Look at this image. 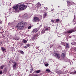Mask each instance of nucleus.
<instances>
[{
	"label": "nucleus",
	"mask_w": 76,
	"mask_h": 76,
	"mask_svg": "<svg viewBox=\"0 0 76 76\" xmlns=\"http://www.w3.org/2000/svg\"><path fill=\"white\" fill-rule=\"evenodd\" d=\"M66 46L65 49H67V48H69V44H68V43H66Z\"/></svg>",
	"instance_id": "11"
},
{
	"label": "nucleus",
	"mask_w": 76,
	"mask_h": 76,
	"mask_svg": "<svg viewBox=\"0 0 76 76\" xmlns=\"http://www.w3.org/2000/svg\"><path fill=\"white\" fill-rule=\"evenodd\" d=\"M19 59V58H17V59H16V61H18V60Z\"/></svg>",
	"instance_id": "34"
},
{
	"label": "nucleus",
	"mask_w": 76,
	"mask_h": 76,
	"mask_svg": "<svg viewBox=\"0 0 76 76\" xmlns=\"http://www.w3.org/2000/svg\"><path fill=\"white\" fill-rule=\"evenodd\" d=\"M76 31V28H74L73 29H71L70 30H69L67 31L68 33L71 34L73 32H75Z\"/></svg>",
	"instance_id": "3"
},
{
	"label": "nucleus",
	"mask_w": 76,
	"mask_h": 76,
	"mask_svg": "<svg viewBox=\"0 0 76 76\" xmlns=\"http://www.w3.org/2000/svg\"><path fill=\"white\" fill-rule=\"evenodd\" d=\"M74 73H76V71H75V72H74Z\"/></svg>",
	"instance_id": "41"
},
{
	"label": "nucleus",
	"mask_w": 76,
	"mask_h": 76,
	"mask_svg": "<svg viewBox=\"0 0 76 76\" xmlns=\"http://www.w3.org/2000/svg\"><path fill=\"white\" fill-rule=\"evenodd\" d=\"M2 71H0V74H2Z\"/></svg>",
	"instance_id": "35"
},
{
	"label": "nucleus",
	"mask_w": 76,
	"mask_h": 76,
	"mask_svg": "<svg viewBox=\"0 0 76 76\" xmlns=\"http://www.w3.org/2000/svg\"><path fill=\"white\" fill-rule=\"evenodd\" d=\"M67 5L71 6V5L73 4L74 3L73 2H70L69 1H67Z\"/></svg>",
	"instance_id": "8"
},
{
	"label": "nucleus",
	"mask_w": 76,
	"mask_h": 76,
	"mask_svg": "<svg viewBox=\"0 0 76 76\" xmlns=\"http://www.w3.org/2000/svg\"><path fill=\"white\" fill-rule=\"evenodd\" d=\"M27 48V47L26 46H24V48L25 49Z\"/></svg>",
	"instance_id": "36"
},
{
	"label": "nucleus",
	"mask_w": 76,
	"mask_h": 76,
	"mask_svg": "<svg viewBox=\"0 0 76 76\" xmlns=\"http://www.w3.org/2000/svg\"><path fill=\"white\" fill-rule=\"evenodd\" d=\"M32 71H30V73H32Z\"/></svg>",
	"instance_id": "38"
},
{
	"label": "nucleus",
	"mask_w": 76,
	"mask_h": 76,
	"mask_svg": "<svg viewBox=\"0 0 76 76\" xmlns=\"http://www.w3.org/2000/svg\"><path fill=\"white\" fill-rule=\"evenodd\" d=\"M0 24H2V22L1 20H0Z\"/></svg>",
	"instance_id": "33"
},
{
	"label": "nucleus",
	"mask_w": 76,
	"mask_h": 76,
	"mask_svg": "<svg viewBox=\"0 0 76 76\" xmlns=\"http://www.w3.org/2000/svg\"><path fill=\"white\" fill-rule=\"evenodd\" d=\"M75 50H76V48H75Z\"/></svg>",
	"instance_id": "44"
},
{
	"label": "nucleus",
	"mask_w": 76,
	"mask_h": 76,
	"mask_svg": "<svg viewBox=\"0 0 76 76\" xmlns=\"http://www.w3.org/2000/svg\"><path fill=\"white\" fill-rule=\"evenodd\" d=\"M72 44H73V43H72Z\"/></svg>",
	"instance_id": "47"
},
{
	"label": "nucleus",
	"mask_w": 76,
	"mask_h": 76,
	"mask_svg": "<svg viewBox=\"0 0 76 76\" xmlns=\"http://www.w3.org/2000/svg\"><path fill=\"white\" fill-rule=\"evenodd\" d=\"M40 72V70H37L36 71V73L37 74L39 73Z\"/></svg>",
	"instance_id": "19"
},
{
	"label": "nucleus",
	"mask_w": 76,
	"mask_h": 76,
	"mask_svg": "<svg viewBox=\"0 0 76 76\" xmlns=\"http://www.w3.org/2000/svg\"><path fill=\"white\" fill-rule=\"evenodd\" d=\"M58 7L59 8V7H60V6H58Z\"/></svg>",
	"instance_id": "43"
},
{
	"label": "nucleus",
	"mask_w": 76,
	"mask_h": 76,
	"mask_svg": "<svg viewBox=\"0 0 76 76\" xmlns=\"http://www.w3.org/2000/svg\"><path fill=\"white\" fill-rule=\"evenodd\" d=\"M61 56L63 58H65V55L64 53H62Z\"/></svg>",
	"instance_id": "12"
},
{
	"label": "nucleus",
	"mask_w": 76,
	"mask_h": 76,
	"mask_svg": "<svg viewBox=\"0 0 76 76\" xmlns=\"http://www.w3.org/2000/svg\"><path fill=\"white\" fill-rule=\"evenodd\" d=\"M13 68H16V61L13 62Z\"/></svg>",
	"instance_id": "10"
},
{
	"label": "nucleus",
	"mask_w": 76,
	"mask_h": 76,
	"mask_svg": "<svg viewBox=\"0 0 76 76\" xmlns=\"http://www.w3.org/2000/svg\"><path fill=\"white\" fill-rule=\"evenodd\" d=\"M52 10V11H53V10Z\"/></svg>",
	"instance_id": "48"
},
{
	"label": "nucleus",
	"mask_w": 76,
	"mask_h": 76,
	"mask_svg": "<svg viewBox=\"0 0 76 76\" xmlns=\"http://www.w3.org/2000/svg\"><path fill=\"white\" fill-rule=\"evenodd\" d=\"M44 28H45V30L46 31H47L48 30V27H45Z\"/></svg>",
	"instance_id": "20"
},
{
	"label": "nucleus",
	"mask_w": 76,
	"mask_h": 76,
	"mask_svg": "<svg viewBox=\"0 0 76 76\" xmlns=\"http://www.w3.org/2000/svg\"><path fill=\"white\" fill-rule=\"evenodd\" d=\"M39 33H37V34H36L35 36H34L35 37H37L39 35V34H38Z\"/></svg>",
	"instance_id": "18"
},
{
	"label": "nucleus",
	"mask_w": 76,
	"mask_h": 76,
	"mask_svg": "<svg viewBox=\"0 0 76 76\" xmlns=\"http://www.w3.org/2000/svg\"><path fill=\"white\" fill-rule=\"evenodd\" d=\"M51 21L52 23H54V20H53V19L51 20Z\"/></svg>",
	"instance_id": "29"
},
{
	"label": "nucleus",
	"mask_w": 76,
	"mask_h": 76,
	"mask_svg": "<svg viewBox=\"0 0 76 76\" xmlns=\"http://www.w3.org/2000/svg\"><path fill=\"white\" fill-rule=\"evenodd\" d=\"M48 72L50 73H51L52 72H51V71L50 70V69H48Z\"/></svg>",
	"instance_id": "22"
},
{
	"label": "nucleus",
	"mask_w": 76,
	"mask_h": 76,
	"mask_svg": "<svg viewBox=\"0 0 76 76\" xmlns=\"http://www.w3.org/2000/svg\"><path fill=\"white\" fill-rule=\"evenodd\" d=\"M18 5H16L15 6H14L13 7V8L14 10H15V11L16 12H18Z\"/></svg>",
	"instance_id": "6"
},
{
	"label": "nucleus",
	"mask_w": 76,
	"mask_h": 76,
	"mask_svg": "<svg viewBox=\"0 0 76 76\" xmlns=\"http://www.w3.org/2000/svg\"><path fill=\"white\" fill-rule=\"evenodd\" d=\"M39 30V28H35L33 30V32L36 33L37 31H38Z\"/></svg>",
	"instance_id": "9"
},
{
	"label": "nucleus",
	"mask_w": 76,
	"mask_h": 76,
	"mask_svg": "<svg viewBox=\"0 0 76 76\" xmlns=\"http://www.w3.org/2000/svg\"><path fill=\"white\" fill-rule=\"evenodd\" d=\"M33 21L34 22H37L39 21L40 19L38 17H34L33 19Z\"/></svg>",
	"instance_id": "4"
},
{
	"label": "nucleus",
	"mask_w": 76,
	"mask_h": 76,
	"mask_svg": "<svg viewBox=\"0 0 76 76\" xmlns=\"http://www.w3.org/2000/svg\"><path fill=\"white\" fill-rule=\"evenodd\" d=\"M71 36H69V38H71Z\"/></svg>",
	"instance_id": "40"
},
{
	"label": "nucleus",
	"mask_w": 76,
	"mask_h": 76,
	"mask_svg": "<svg viewBox=\"0 0 76 76\" xmlns=\"http://www.w3.org/2000/svg\"><path fill=\"white\" fill-rule=\"evenodd\" d=\"M7 69L6 68L4 69V71L5 73H7Z\"/></svg>",
	"instance_id": "16"
},
{
	"label": "nucleus",
	"mask_w": 76,
	"mask_h": 76,
	"mask_svg": "<svg viewBox=\"0 0 76 76\" xmlns=\"http://www.w3.org/2000/svg\"><path fill=\"white\" fill-rule=\"evenodd\" d=\"M54 42H55V41H54Z\"/></svg>",
	"instance_id": "49"
},
{
	"label": "nucleus",
	"mask_w": 76,
	"mask_h": 76,
	"mask_svg": "<svg viewBox=\"0 0 76 76\" xmlns=\"http://www.w3.org/2000/svg\"><path fill=\"white\" fill-rule=\"evenodd\" d=\"M46 72H48V69H47L46 70Z\"/></svg>",
	"instance_id": "39"
},
{
	"label": "nucleus",
	"mask_w": 76,
	"mask_h": 76,
	"mask_svg": "<svg viewBox=\"0 0 76 76\" xmlns=\"http://www.w3.org/2000/svg\"><path fill=\"white\" fill-rule=\"evenodd\" d=\"M31 69L30 70H31V71H33V68L32 66H31Z\"/></svg>",
	"instance_id": "30"
},
{
	"label": "nucleus",
	"mask_w": 76,
	"mask_h": 76,
	"mask_svg": "<svg viewBox=\"0 0 76 76\" xmlns=\"http://www.w3.org/2000/svg\"><path fill=\"white\" fill-rule=\"evenodd\" d=\"M54 56L56 58H57L58 59H59L61 56L60 54L58 53H54Z\"/></svg>",
	"instance_id": "5"
},
{
	"label": "nucleus",
	"mask_w": 76,
	"mask_h": 76,
	"mask_svg": "<svg viewBox=\"0 0 76 76\" xmlns=\"http://www.w3.org/2000/svg\"><path fill=\"white\" fill-rule=\"evenodd\" d=\"M20 52V53L21 54H22V55H24V52H23V51L22 50H20L19 51Z\"/></svg>",
	"instance_id": "14"
},
{
	"label": "nucleus",
	"mask_w": 76,
	"mask_h": 76,
	"mask_svg": "<svg viewBox=\"0 0 76 76\" xmlns=\"http://www.w3.org/2000/svg\"><path fill=\"white\" fill-rule=\"evenodd\" d=\"M31 26H28V29H30L31 28Z\"/></svg>",
	"instance_id": "27"
},
{
	"label": "nucleus",
	"mask_w": 76,
	"mask_h": 76,
	"mask_svg": "<svg viewBox=\"0 0 76 76\" xmlns=\"http://www.w3.org/2000/svg\"><path fill=\"white\" fill-rule=\"evenodd\" d=\"M1 50L3 51H4L5 50V48L4 47H1Z\"/></svg>",
	"instance_id": "15"
},
{
	"label": "nucleus",
	"mask_w": 76,
	"mask_h": 76,
	"mask_svg": "<svg viewBox=\"0 0 76 76\" xmlns=\"http://www.w3.org/2000/svg\"><path fill=\"white\" fill-rule=\"evenodd\" d=\"M56 22H58V21H59V19H56Z\"/></svg>",
	"instance_id": "25"
},
{
	"label": "nucleus",
	"mask_w": 76,
	"mask_h": 76,
	"mask_svg": "<svg viewBox=\"0 0 76 76\" xmlns=\"http://www.w3.org/2000/svg\"><path fill=\"white\" fill-rule=\"evenodd\" d=\"M5 66L4 65H3L0 66V69H2L4 68V67Z\"/></svg>",
	"instance_id": "17"
},
{
	"label": "nucleus",
	"mask_w": 76,
	"mask_h": 76,
	"mask_svg": "<svg viewBox=\"0 0 76 76\" xmlns=\"http://www.w3.org/2000/svg\"><path fill=\"white\" fill-rule=\"evenodd\" d=\"M27 8V6L25 4H20L18 7V9L20 10H23Z\"/></svg>",
	"instance_id": "2"
},
{
	"label": "nucleus",
	"mask_w": 76,
	"mask_h": 76,
	"mask_svg": "<svg viewBox=\"0 0 76 76\" xmlns=\"http://www.w3.org/2000/svg\"><path fill=\"white\" fill-rule=\"evenodd\" d=\"M41 6V4H40L39 2H38V3H37V8H39Z\"/></svg>",
	"instance_id": "13"
},
{
	"label": "nucleus",
	"mask_w": 76,
	"mask_h": 76,
	"mask_svg": "<svg viewBox=\"0 0 76 76\" xmlns=\"http://www.w3.org/2000/svg\"><path fill=\"white\" fill-rule=\"evenodd\" d=\"M48 66H49V64H48Z\"/></svg>",
	"instance_id": "46"
},
{
	"label": "nucleus",
	"mask_w": 76,
	"mask_h": 76,
	"mask_svg": "<svg viewBox=\"0 0 76 76\" xmlns=\"http://www.w3.org/2000/svg\"><path fill=\"white\" fill-rule=\"evenodd\" d=\"M42 33H43V32L42 31Z\"/></svg>",
	"instance_id": "45"
},
{
	"label": "nucleus",
	"mask_w": 76,
	"mask_h": 76,
	"mask_svg": "<svg viewBox=\"0 0 76 76\" xmlns=\"http://www.w3.org/2000/svg\"><path fill=\"white\" fill-rule=\"evenodd\" d=\"M27 41L26 40H23V43H27Z\"/></svg>",
	"instance_id": "21"
},
{
	"label": "nucleus",
	"mask_w": 76,
	"mask_h": 76,
	"mask_svg": "<svg viewBox=\"0 0 76 76\" xmlns=\"http://www.w3.org/2000/svg\"><path fill=\"white\" fill-rule=\"evenodd\" d=\"M23 24H24V26H25V25L27 26V23L26 22H25L24 23H23Z\"/></svg>",
	"instance_id": "23"
},
{
	"label": "nucleus",
	"mask_w": 76,
	"mask_h": 76,
	"mask_svg": "<svg viewBox=\"0 0 76 76\" xmlns=\"http://www.w3.org/2000/svg\"><path fill=\"white\" fill-rule=\"evenodd\" d=\"M24 18L26 19H27L28 18V16L27 14H25L24 15Z\"/></svg>",
	"instance_id": "7"
},
{
	"label": "nucleus",
	"mask_w": 76,
	"mask_h": 76,
	"mask_svg": "<svg viewBox=\"0 0 76 76\" xmlns=\"http://www.w3.org/2000/svg\"><path fill=\"white\" fill-rule=\"evenodd\" d=\"M34 76H38L36 75H35Z\"/></svg>",
	"instance_id": "42"
},
{
	"label": "nucleus",
	"mask_w": 76,
	"mask_h": 76,
	"mask_svg": "<svg viewBox=\"0 0 76 76\" xmlns=\"http://www.w3.org/2000/svg\"><path fill=\"white\" fill-rule=\"evenodd\" d=\"M24 27L23 21H21L18 24L17 27L18 28L19 30L22 29L24 28Z\"/></svg>",
	"instance_id": "1"
},
{
	"label": "nucleus",
	"mask_w": 76,
	"mask_h": 76,
	"mask_svg": "<svg viewBox=\"0 0 76 76\" xmlns=\"http://www.w3.org/2000/svg\"><path fill=\"white\" fill-rule=\"evenodd\" d=\"M20 45H21V46L23 45V43H21V44Z\"/></svg>",
	"instance_id": "37"
},
{
	"label": "nucleus",
	"mask_w": 76,
	"mask_h": 76,
	"mask_svg": "<svg viewBox=\"0 0 76 76\" xmlns=\"http://www.w3.org/2000/svg\"><path fill=\"white\" fill-rule=\"evenodd\" d=\"M26 46L27 47H29L30 46V45H29V44H27L26 45Z\"/></svg>",
	"instance_id": "32"
},
{
	"label": "nucleus",
	"mask_w": 76,
	"mask_h": 76,
	"mask_svg": "<svg viewBox=\"0 0 76 76\" xmlns=\"http://www.w3.org/2000/svg\"><path fill=\"white\" fill-rule=\"evenodd\" d=\"M47 13H45L44 14V16L45 17L46 16H47Z\"/></svg>",
	"instance_id": "31"
},
{
	"label": "nucleus",
	"mask_w": 76,
	"mask_h": 76,
	"mask_svg": "<svg viewBox=\"0 0 76 76\" xmlns=\"http://www.w3.org/2000/svg\"><path fill=\"white\" fill-rule=\"evenodd\" d=\"M69 11H72L73 10V9L72 8H70L69 9Z\"/></svg>",
	"instance_id": "26"
},
{
	"label": "nucleus",
	"mask_w": 76,
	"mask_h": 76,
	"mask_svg": "<svg viewBox=\"0 0 76 76\" xmlns=\"http://www.w3.org/2000/svg\"><path fill=\"white\" fill-rule=\"evenodd\" d=\"M61 72H62L61 70H59L58 72H57V73H59L61 74Z\"/></svg>",
	"instance_id": "24"
},
{
	"label": "nucleus",
	"mask_w": 76,
	"mask_h": 76,
	"mask_svg": "<svg viewBox=\"0 0 76 76\" xmlns=\"http://www.w3.org/2000/svg\"><path fill=\"white\" fill-rule=\"evenodd\" d=\"M45 66L47 67L48 66V64H45Z\"/></svg>",
	"instance_id": "28"
}]
</instances>
